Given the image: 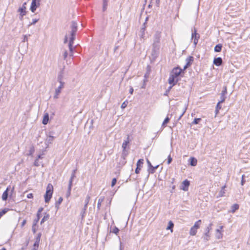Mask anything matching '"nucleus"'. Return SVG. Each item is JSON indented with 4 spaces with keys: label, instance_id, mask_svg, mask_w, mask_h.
<instances>
[{
    "label": "nucleus",
    "instance_id": "a18cd8bd",
    "mask_svg": "<svg viewBox=\"0 0 250 250\" xmlns=\"http://www.w3.org/2000/svg\"><path fill=\"white\" fill-rule=\"evenodd\" d=\"M149 168H150V169H148L149 172L151 173H153L155 172V169L154 168V167H153L152 166V167H150Z\"/></svg>",
    "mask_w": 250,
    "mask_h": 250
},
{
    "label": "nucleus",
    "instance_id": "e433bc0d",
    "mask_svg": "<svg viewBox=\"0 0 250 250\" xmlns=\"http://www.w3.org/2000/svg\"><path fill=\"white\" fill-rule=\"evenodd\" d=\"M170 85H171L166 91L165 93H164V95L167 96L168 95V93L169 92L170 90L172 88V86H173V85H172V84H170Z\"/></svg>",
    "mask_w": 250,
    "mask_h": 250
},
{
    "label": "nucleus",
    "instance_id": "3c124183",
    "mask_svg": "<svg viewBox=\"0 0 250 250\" xmlns=\"http://www.w3.org/2000/svg\"><path fill=\"white\" fill-rule=\"evenodd\" d=\"M186 109L187 108L186 107L183 109V111L182 113L180 115V116H179V117L178 118V120H180V119L182 118V117L185 114V113L186 112Z\"/></svg>",
    "mask_w": 250,
    "mask_h": 250
},
{
    "label": "nucleus",
    "instance_id": "a211bd4d",
    "mask_svg": "<svg viewBox=\"0 0 250 250\" xmlns=\"http://www.w3.org/2000/svg\"><path fill=\"white\" fill-rule=\"evenodd\" d=\"M64 83H60V85L55 89V91L61 93L62 89L64 87Z\"/></svg>",
    "mask_w": 250,
    "mask_h": 250
},
{
    "label": "nucleus",
    "instance_id": "a878e982",
    "mask_svg": "<svg viewBox=\"0 0 250 250\" xmlns=\"http://www.w3.org/2000/svg\"><path fill=\"white\" fill-rule=\"evenodd\" d=\"M239 205L238 204H234L231 207V212L234 213L236 210L238 209Z\"/></svg>",
    "mask_w": 250,
    "mask_h": 250
},
{
    "label": "nucleus",
    "instance_id": "4be33fe9",
    "mask_svg": "<svg viewBox=\"0 0 250 250\" xmlns=\"http://www.w3.org/2000/svg\"><path fill=\"white\" fill-rule=\"evenodd\" d=\"M222 45L221 44H217L214 47V51L219 52L221 51Z\"/></svg>",
    "mask_w": 250,
    "mask_h": 250
},
{
    "label": "nucleus",
    "instance_id": "c85d7f7f",
    "mask_svg": "<svg viewBox=\"0 0 250 250\" xmlns=\"http://www.w3.org/2000/svg\"><path fill=\"white\" fill-rule=\"evenodd\" d=\"M8 210V208H4L2 210L0 211V218L5 214Z\"/></svg>",
    "mask_w": 250,
    "mask_h": 250
},
{
    "label": "nucleus",
    "instance_id": "13d9d810",
    "mask_svg": "<svg viewBox=\"0 0 250 250\" xmlns=\"http://www.w3.org/2000/svg\"><path fill=\"white\" fill-rule=\"evenodd\" d=\"M28 36H30V35H29ZM27 41H28V35H25L24 36L23 42H27Z\"/></svg>",
    "mask_w": 250,
    "mask_h": 250
},
{
    "label": "nucleus",
    "instance_id": "20e7f679",
    "mask_svg": "<svg viewBox=\"0 0 250 250\" xmlns=\"http://www.w3.org/2000/svg\"><path fill=\"white\" fill-rule=\"evenodd\" d=\"M53 191V187L51 184H49L46 188V191L44 195L45 202L48 203L52 197Z\"/></svg>",
    "mask_w": 250,
    "mask_h": 250
},
{
    "label": "nucleus",
    "instance_id": "de8ad7c7",
    "mask_svg": "<svg viewBox=\"0 0 250 250\" xmlns=\"http://www.w3.org/2000/svg\"><path fill=\"white\" fill-rule=\"evenodd\" d=\"M32 230L34 234H35L37 230V227L36 226H34V224H33L32 227Z\"/></svg>",
    "mask_w": 250,
    "mask_h": 250
},
{
    "label": "nucleus",
    "instance_id": "473e14b6",
    "mask_svg": "<svg viewBox=\"0 0 250 250\" xmlns=\"http://www.w3.org/2000/svg\"><path fill=\"white\" fill-rule=\"evenodd\" d=\"M201 120V118H195L192 122V125H196L199 124V122Z\"/></svg>",
    "mask_w": 250,
    "mask_h": 250
},
{
    "label": "nucleus",
    "instance_id": "f704fd0d",
    "mask_svg": "<svg viewBox=\"0 0 250 250\" xmlns=\"http://www.w3.org/2000/svg\"><path fill=\"white\" fill-rule=\"evenodd\" d=\"M226 98V96L225 95H222L221 94L220 100L219 102L220 103H223L225 101Z\"/></svg>",
    "mask_w": 250,
    "mask_h": 250
},
{
    "label": "nucleus",
    "instance_id": "f8f14e48",
    "mask_svg": "<svg viewBox=\"0 0 250 250\" xmlns=\"http://www.w3.org/2000/svg\"><path fill=\"white\" fill-rule=\"evenodd\" d=\"M49 121V114L47 113H46L44 114L42 120V123L43 125H46Z\"/></svg>",
    "mask_w": 250,
    "mask_h": 250
},
{
    "label": "nucleus",
    "instance_id": "58836bf2",
    "mask_svg": "<svg viewBox=\"0 0 250 250\" xmlns=\"http://www.w3.org/2000/svg\"><path fill=\"white\" fill-rule=\"evenodd\" d=\"M127 104H128V101L126 100L121 105V108L122 109H124L125 108L126 106H127Z\"/></svg>",
    "mask_w": 250,
    "mask_h": 250
},
{
    "label": "nucleus",
    "instance_id": "ddd939ff",
    "mask_svg": "<svg viewBox=\"0 0 250 250\" xmlns=\"http://www.w3.org/2000/svg\"><path fill=\"white\" fill-rule=\"evenodd\" d=\"M193 60V58L191 56L189 57L187 59V64L184 67V69H186L187 68H188L189 66L190 65V62L192 61Z\"/></svg>",
    "mask_w": 250,
    "mask_h": 250
},
{
    "label": "nucleus",
    "instance_id": "c756f323",
    "mask_svg": "<svg viewBox=\"0 0 250 250\" xmlns=\"http://www.w3.org/2000/svg\"><path fill=\"white\" fill-rule=\"evenodd\" d=\"M39 244L40 242L35 240V242L33 245V248L32 249H35L36 250H38Z\"/></svg>",
    "mask_w": 250,
    "mask_h": 250
},
{
    "label": "nucleus",
    "instance_id": "cd10ccee",
    "mask_svg": "<svg viewBox=\"0 0 250 250\" xmlns=\"http://www.w3.org/2000/svg\"><path fill=\"white\" fill-rule=\"evenodd\" d=\"M49 214H46L45 215H44L41 221V224L42 225V223H43L44 221H46L49 218Z\"/></svg>",
    "mask_w": 250,
    "mask_h": 250
},
{
    "label": "nucleus",
    "instance_id": "4468645a",
    "mask_svg": "<svg viewBox=\"0 0 250 250\" xmlns=\"http://www.w3.org/2000/svg\"><path fill=\"white\" fill-rule=\"evenodd\" d=\"M9 188L10 187H8L7 188V189H6L5 191H4V192L3 193L2 195V199L3 200V201H6L7 199V197H8V191L9 189Z\"/></svg>",
    "mask_w": 250,
    "mask_h": 250
},
{
    "label": "nucleus",
    "instance_id": "5701e85b",
    "mask_svg": "<svg viewBox=\"0 0 250 250\" xmlns=\"http://www.w3.org/2000/svg\"><path fill=\"white\" fill-rule=\"evenodd\" d=\"M128 144H129V136L127 137V140L125 141L122 144V147H123V149H124V150L125 149L126 146L128 145Z\"/></svg>",
    "mask_w": 250,
    "mask_h": 250
},
{
    "label": "nucleus",
    "instance_id": "9b49d317",
    "mask_svg": "<svg viewBox=\"0 0 250 250\" xmlns=\"http://www.w3.org/2000/svg\"><path fill=\"white\" fill-rule=\"evenodd\" d=\"M213 63L217 66H220L222 63V58L220 57L215 58L213 61Z\"/></svg>",
    "mask_w": 250,
    "mask_h": 250
},
{
    "label": "nucleus",
    "instance_id": "69168bd1",
    "mask_svg": "<svg viewBox=\"0 0 250 250\" xmlns=\"http://www.w3.org/2000/svg\"><path fill=\"white\" fill-rule=\"evenodd\" d=\"M160 0H156V5L157 7H159V4H160Z\"/></svg>",
    "mask_w": 250,
    "mask_h": 250
},
{
    "label": "nucleus",
    "instance_id": "680f3d73",
    "mask_svg": "<svg viewBox=\"0 0 250 250\" xmlns=\"http://www.w3.org/2000/svg\"><path fill=\"white\" fill-rule=\"evenodd\" d=\"M42 208H40L39 209L38 211V212H37V215H39V216H40V213H41V212L42 211Z\"/></svg>",
    "mask_w": 250,
    "mask_h": 250
},
{
    "label": "nucleus",
    "instance_id": "4d7b16f0",
    "mask_svg": "<svg viewBox=\"0 0 250 250\" xmlns=\"http://www.w3.org/2000/svg\"><path fill=\"white\" fill-rule=\"evenodd\" d=\"M225 188V186H224L222 187V189H221V190L220 191V196H222L223 194L225 193L224 191V188Z\"/></svg>",
    "mask_w": 250,
    "mask_h": 250
},
{
    "label": "nucleus",
    "instance_id": "5fc2aeb1",
    "mask_svg": "<svg viewBox=\"0 0 250 250\" xmlns=\"http://www.w3.org/2000/svg\"><path fill=\"white\" fill-rule=\"evenodd\" d=\"M244 177H245L244 175H243L242 176V180H241V184L242 186L244 185V183H245V180H244Z\"/></svg>",
    "mask_w": 250,
    "mask_h": 250
},
{
    "label": "nucleus",
    "instance_id": "423d86ee",
    "mask_svg": "<svg viewBox=\"0 0 250 250\" xmlns=\"http://www.w3.org/2000/svg\"><path fill=\"white\" fill-rule=\"evenodd\" d=\"M199 38V34L197 33L196 29L194 28V31L192 33L191 39L194 41L193 42L195 46L197 44Z\"/></svg>",
    "mask_w": 250,
    "mask_h": 250
},
{
    "label": "nucleus",
    "instance_id": "8fccbe9b",
    "mask_svg": "<svg viewBox=\"0 0 250 250\" xmlns=\"http://www.w3.org/2000/svg\"><path fill=\"white\" fill-rule=\"evenodd\" d=\"M71 189H69V188H68L66 194V196L67 198H68L70 196V195H71Z\"/></svg>",
    "mask_w": 250,
    "mask_h": 250
},
{
    "label": "nucleus",
    "instance_id": "6e6552de",
    "mask_svg": "<svg viewBox=\"0 0 250 250\" xmlns=\"http://www.w3.org/2000/svg\"><path fill=\"white\" fill-rule=\"evenodd\" d=\"M143 163L144 160L142 159H140L138 161L137 163V167L135 169V173L136 174H138L140 172L141 168L143 167Z\"/></svg>",
    "mask_w": 250,
    "mask_h": 250
},
{
    "label": "nucleus",
    "instance_id": "f257e3e1",
    "mask_svg": "<svg viewBox=\"0 0 250 250\" xmlns=\"http://www.w3.org/2000/svg\"><path fill=\"white\" fill-rule=\"evenodd\" d=\"M182 70L179 67L174 68L170 72L169 77L168 80V83L170 84L174 85L179 81L178 77L180 75Z\"/></svg>",
    "mask_w": 250,
    "mask_h": 250
},
{
    "label": "nucleus",
    "instance_id": "1a4fd4ad",
    "mask_svg": "<svg viewBox=\"0 0 250 250\" xmlns=\"http://www.w3.org/2000/svg\"><path fill=\"white\" fill-rule=\"evenodd\" d=\"M40 5V0L38 1H32L30 10L32 12H35L37 8Z\"/></svg>",
    "mask_w": 250,
    "mask_h": 250
},
{
    "label": "nucleus",
    "instance_id": "393cba45",
    "mask_svg": "<svg viewBox=\"0 0 250 250\" xmlns=\"http://www.w3.org/2000/svg\"><path fill=\"white\" fill-rule=\"evenodd\" d=\"M173 227H174L173 223H172V222L171 221H170L168 222V225L167 228V229H170L171 232H172L173 231L172 228H173Z\"/></svg>",
    "mask_w": 250,
    "mask_h": 250
},
{
    "label": "nucleus",
    "instance_id": "2f4dec72",
    "mask_svg": "<svg viewBox=\"0 0 250 250\" xmlns=\"http://www.w3.org/2000/svg\"><path fill=\"white\" fill-rule=\"evenodd\" d=\"M212 224L210 223L208 226L207 227L205 230V232L206 233H209V231L211 229V227H212Z\"/></svg>",
    "mask_w": 250,
    "mask_h": 250
},
{
    "label": "nucleus",
    "instance_id": "9d476101",
    "mask_svg": "<svg viewBox=\"0 0 250 250\" xmlns=\"http://www.w3.org/2000/svg\"><path fill=\"white\" fill-rule=\"evenodd\" d=\"M26 4V2H24L22 7H20L18 9V12L20 13H21L22 15H26V6L25 5Z\"/></svg>",
    "mask_w": 250,
    "mask_h": 250
},
{
    "label": "nucleus",
    "instance_id": "0e129e2a",
    "mask_svg": "<svg viewBox=\"0 0 250 250\" xmlns=\"http://www.w3.org/2000/svg\"><path fill=\"white\" fill-rule=\"evenodd\" d=\"M133 88L132 87H130V89H129V93L131 94H132L133 92Z\"/></svg>",
    "mask_w": 250,
    "mask_h": 250
},
{
    "label": "nucleus",
    "instance_id": "09e8293b",
    "mask_svg": "<svg viewBox=\"0 0 250 250\" xmlns=\"http://www.w3.org/2000/svg\"><path fill=\"white\" fill-rule=\"evenodd\" d=\"M117 182V179L116 178H114L112 179V182H111V187H113L115 186V185L116 184Z\"/></svg>",
    "mask_w": 250,
    "mask_h": 250
},
{
    "label": "nucleus",
    "instance_id": "49530a36",
    "mask_svg": "<svg viewBox=\"0 0 250 250\" xmlns=\"http://www.w3.org/2000/svg\"><path fill=\"white\" fill-rule=\"evenodd\" d=\"M39 20V19H33L32 22H31L29 25L30 26L36 24L38 21Z\"/></svg>",
    "mask_w": 250,
    "mask_h": 250
},
{
    "label": "nucleus",
    "instance_id": "6ab92c4d",
    "mask_svg": "<svg viewBox=\"0 0 250 250\" xmlns=\"http://www.w3.org/2000/svg\"><path fill=\"white\" fill-rule=\"evenodd\" d=\"M104 200V197H101L99 199L98 201V204H97V208L98 210H99L100 209V207L101 206V204L102 202Z\"/></svg>",
    "mask_w": 250,
    "mask_h": 250
},
{
    "label": "nucleus",
    "instance_id": "338daca9",
    "mask_svg": "<svg viewBox=\"0 0 250 250\" xmlns=\"http://www.w3.org/2000/svg\"><path fill=\"white\" fill-rule=\"evenodd\" d=\"M26 220H23L22 222L21 223V227H23L25 225V224H26Z\"/></svg>",
    "mask_w": 250,
    "mask_h": 250
},
{
    "label": "nucleus",
    "instance_id": "412c9836",
    "mask_svg": "<svg viewBox=\"0 0 250 250\" xmlns=\"http://www.w3.org/2000/svg\"><path fill=\"white\" fill-rule=\"evenodd\" d=\"M202 238L204 239V240L205 242L208 241L210 238L209 234L208 233L205 232V233L204 234V235L202 237Z\"/></svg>",
    "mask_w": 250,
    "mask_h": 250
},
{
    "label": "nucleus",
    "instance_id": "79ce46f5",
    "mask_svg": "<svg viewBox=\"0 0 250 250\" xmlns=\"http://www.w3.org/2000/svg\"><path fill=\"white\" fill-rule=\"evenodd\" d=\"M73 180V179H70V178L69 179L68 187V188H69V189H71V188H72V186Z\"/></svg>",
    "mask_w": 250,
    "mask_h": 250
},
{
    "label": "nucleus",
    "instance_id": "774afa93",
    "mask_svg": "<svg viewBox=\"0 0 250 250\" xmlns=\"http://www.w3.org/2000/svg\"><path fill=\"white\" fill-rule=\"evenodd\" d=\"M25 15H22V13H20V19L21 20H22V18H23V16H24Z\"/></svg>",
    "mask_w": 250,
    "mask_h": 250
},
{
    "label": "nucleus",
    "instance_id": "f3484780",
    "mask_svg": "<svg viewBox=\"0 0 250 250\" xmlns=\"http://www.w3.org/2000/svg\"><path fill=\"white\" fill-rule=\"evenodd\" d=\"M62 197H60L58 199V200L56 202L55 208H57V210H58L59 208V206L62 203Z\"/></svg>",
    "mask_w": 250,
    "mask_h": 250
},
{
    "label": "nucleus",
    "instance_id": "7ed1b4c3",
    "mask_svg": "<svg viewBox=\"0 0 250 250\" xmlns=\"http://www.w3.org/2000/svg\"><path fill=\"white\" fill-rule=\"evenodd\" d=\"M160 38L159 34H156L155 36L154 42L153 43V47L152 50L151 55L154 58H156L159 53L160 49Z\"/></svg>",
    "mask_w": 250,
    "mask_h": 250
},
{
    "label": "nucleus",
    "instance_id": "4c0bfd02",
    "mask_svg": "<svg viewBox=\"0 0 250 250\" xmlns=\"http://www.w3.org/2000/svg\"><path fill=\"white\" fill-rule=\"evenodd\" d=\"M227 86H224L223 87V90L222 91V92H221V94L222 95H225L227 94Z\"/></svg>",
    "mask_w": 250,
    "mask_h": 250
},
{
    "label": "nucleus",
    "instance_id": "ea45409f",
    "mask_svg": "<svg viewBox=\"0 0 250 250\" xmlns=\"http://www.w3.org/2000/svg\"><path fill=\"white\" fill-rule=\"evenodd\" d=\"M86 210V209H85V208L83 207V210L81 211V215L82 216V219L84 218V217L85 216Z\"/></svg>",
    "mask_w": 250,
    "mask_h": 250
},
{
    "label": "nucleus",
    "instance_id": "2eb2a0df",
    "mask_svg": "<svg viewBox=\"0 0 250 250\" xmlns=\"http://www.w3.org/2000/svg\"><path fill=\"white\" fill-rule=\"evenodd\" d=\"M189 162L190 163V165L191 166H195L197 165V159L196 158H195L194 157H191L189 159Z\"/></svg>",
    "mask_w": 250,
    "mask_h": 250
},
{
    "label": "nucleus",
    "instance_id": "a19ab883",
    "mask_svg": "<svg viewBox=\"0 0 250 250\" xmlns=\"http://www.w3.org/2000/svg\"><path fill=\"white\" fill-rule=\"evenodd\" d=\"M76 170H77L76 169H74L72 171L70 179H74V178H75V177H76L75 173H76Z\"/></svg>",
    "mask_w": 250,
    "mask_h": 250
},
{
    "label": "nucleus",
    "instance_id": "bb28decb",
    "mask_svg": "<svg viewBox=\"0 0 250 250\" xmlns=\"http://www.w3.org/2000/svg\"><path fill=\"white\" fill-rule=\"evenodd\" d=\"M220 104L221 103H220L219 102H218L216 106V114H217L218 113L219 110L221 108V106L220 105Z\"/></svg>",
    "mask_w": 250,
    "mask_h": 250
},
{
    "label": "nucleus",
    "instance_id": "052dcab7",
    "mask_svg": "<svg viewBox=\"0 0 250 250\" xmlns=\"http://www.w3.org/2000/svg\"><path fill=\"white\" fill-rule=\"evenodd\" d=\"M172 161V158L170 155L168 157L167 164H169Z\"/></svg>",
    "mask_w": 250,
    "mask_h": 250
},
{
    "label": "nucleus",
    "instance_id": "7c9ffc66",
    "mask_svg": "<svg viewBox=\"0 0 250 250\" xmlns=\"http://www.w3.org/2000/svg\"><path fill=\"white\" fill-rule=\"evenodd\" d=\"M111 231H112V232H113V233L116 234V235H117L118 232H119V229L117 227L114 226L113 227V228L112 229V230H111Z\"/></svg>",
    "mask_w": 250,
    "mask_h": 250
},
{
    "label": "nucleus",
    "instance_id": "e2e57ef3",
    "mask_svg": "<svg viewBox=\"0 0 250 250\" xmlns=\"http://www.w3.org/2000/svg\"><path fill=\"white\" fill-rule=\"evenodd\" d=\"M146 162H147V163L148 164L149 167H152V165H151L150 162L148 159L146 160Z\"/></svg>",
    "mask_w": 250,
    "mask_h": 250
},
{
    "label": "nucleus",
    "instance_id": "dca6fc26",
    "mask_svg": "<svg viewBox=\"0 0 250 250\" xmlns=\"http://www.w3.org/2000/svg\"><path fill=\"white\" fill-rule=\"evenodd\" d=\"M63 70H62L58 74V77H57V81L59 83H64L63 81H62V79H63Z\"/></svg>",
    "mask_w": 250,
    "mask_h": 250
},
{
    "label": "nucleus",
    "instance_id": "72a5a7b5",
    "mask_svg": "<svg viewBox=\"0 0 250 250\" xmlns=\"http://www.w3.org/2000/svg\"><path fill=\"white\" fill-rule=\"evenodd\" d=\"M169 118L167 116L164 121L163 124H162V126H165L168 123V122L169 121Z\"/></svg>",
    "mask_w": 250,
    "mask_h": 250
},
{
    "label": "nucleus",
    "instance_id": "39448f33",
    "mask_svg": "<svg viewBox=\"0 0 250 250\" xmlns=\"http://www.w3.org/2000/svg\"><path fill=\"white\" fill-rule=\"evenodd\" d=\"M201 224V220L196 221L193 227L190 229L189 234L191 236H194L197 233V229L200 228Z\"/></svg>",
    "mask_w": 250,
    "mask_h": 250
},
{
    "label": "nucleus",
    "instance_id": "0eeeda50",
    "mask_svg": "<svg viewBox=\"0 0 250 250\" xmlns=\"http://www.w3.org/2000/svg\"><path fill=\"white\" fill-rule=\"evenodd\" d=\"M189 184V181L187 179L184 180L182 183L181 189L185 191H188Z\"/></svg>",
    "mask_w": 250,
    "mask_h": 250
},
{
    "label": "nucleus",
    "instance_id": "c9c22d12",
    "mask_svg": "<svg viewBox=\"0 0 250 250\" xmlns=\"http://www.w3.org/2000/svg\"><path fill=\"white\" fill-rule=\"evenodd\" d=\"M40 218V216L37 215V218L33 221V224H34V226H37V224L39 221Z\"/></svg>",
    "mask_w": 250,
    "mask_h": 250
},
{
    "label": "nucleus",
    "instance_id": "37998d69",
    "mask_svg": "<svg viewBox=\"0 0 250 250\" xmlns=\"http://www.w3.org/2000/svg\"><path fill=\"white\" fill-rule=\"evenodd\" d=\"M61 93H59V92H58L57 91H55V94H54V95L53 96V98L54 99H57L59 98V96L60 95Z\"/></svg>",
    "mask_w": 250,
    "mask_h": 250
},
{
    "label": "nucleus",
    "instance_id": "b1692460",
    "mask_svg": "<svg viewBox=\"0 0 250 250\" xmlns=\"http://www.w3.org/2000/svg\"><path fill=\"white\" fill-rule=\"evenodd\" d=\"M90 199V197L89 195H87L85 200V204L84 206V208H85V209H86L87 207V205L89 203V200Z\"/></svg>",
    "mask_w": 250,
    "mask_h": 250
},
{
    "label": "nucleus",
    "instance_id": "603ef678",
    "mask_svg": "<svg viewBox=\"0 0 250 250\" xmlns=\"http://www.w3.org/2000/svg\"><path fill=\"white\" fill-rule=\"evenodd\" d=\"M127 153L126 152L125 149H123V153H122V157L124 159H125V157L126 156Z\"/></svg>",
    "mask_w": 250,
    "mask_h": 250
},
{
    "label": "nucleus",
    "instance_id": "f03ea898",
    "mask_svg": "<svg viewBox=\"0 0 250 250\" xmlns=\"http://www.w3.org/2000/svg\"><path fill=\"white\" fill-rule=\"evenodd\" d=\"M71 32H70V41L68 44L69 48L70 51L72 53L73 52V44L74 41L75 40V34L77 31V23L75 21H72L71 24Z\"/></svg>",
    "mask_w": 250,
    "mask_h": 250
},
{
    "label": "nucleus",
    "instance_id": "bf43d9fd",
    "mask_svg": "<svg viewBox=\"0 0 250 250\" xmlns=\"http://www.w3.org/2000/svg\"><path fill=\"white\" fill-rule=\"evenodd\" d=\"M27 197L29 199L33 198V195L32 193H29L27 195Z\"/></svg>",
    "mask_w": 250,
    "mask_h": 250
},
{
    "label": "nucleus",
    "instance_id": "aec40b11",
    "mask_svg": "<svg viewBox=\"0 0 250 250\" xmlns=\"http://www.w3.org/2000/svg\"><path fill=\"white\" fill-rule=\"evenodd\" d=\"M216 237L218 239H220L222 238L223 234H222L220 230L219 229H217L216 230Z\"/></svg>",
    "mask_w": 250,
    "mask_h": 250
},
{
    "label": "nucleus",
    "instance_id": "c03bdc74",
    "mask_svg": "<svg viewBox=\"0 0 250 250\" xmlns=\"http://www.w3.org/2000/svg\"><path fill=\"white\" fill-rule=\"evenodd\" d=\"M41 236H42L41 233H39L37 234V237L36 238V240H35L37 241H39V242H40Z\"/></svg>",
    "mask_w": 250,
    "mask_h": 250
},
{
    "label": "nucleus",
    "instance_id": "864d4df0",
    "mask_svg": "<svg viewBox=\"0 0 250 250\" xmlns=\"http://www.w3.org/2000/svg\"><path fill=\"white\" fill-rule=\"evenodd\" d=\"M67 55H68L67 52V51L66 50H65L63 51V58H64V60L66 58V57L67 56Z\"/></svg>",
    "mask_w": 250,
    "mask_h": 250
},
{
    "label": "nucleus",
    "instance_id": "6e6d98bb",
    "mask_svg": "<svg viewBox=\"0 0 250 250\" xmlns=\"http://www.w3.org/2000/svg\"><path fill=\"white\" fill-rule=\"evenodd\" d=\"M34 165L36 167H38L40 166L38 159H36V160L35 161Z\"/></svg>",
    "mask_w": 250,
    "mask_h": 250
}]
</instances>
